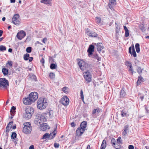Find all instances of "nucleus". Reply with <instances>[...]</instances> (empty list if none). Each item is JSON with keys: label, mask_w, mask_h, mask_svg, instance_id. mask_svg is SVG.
I'll list each match as a JSON object with an SVG mask.
<instances>
[{"label": "nucleus", "mask_w": 149, "mask_h": 149, "mask_svg": "<svg viewBox=\"0 0 149 149\" xmlns=\"http://www.w3.org/2000/svg\"><path fill=\"white\" fill-rule=\"evenodd\" d=\"M139 28L141 30L142 32H144L145 31L146 29L145 27L143 24H141L139 26Z\"/></svg>", "instance_id": "72a5a7b5"}, {"label": "nucleus", "mask_w": 149, "mask_h": 149, "mask_svg": "<svg viewBox=\"0 0 149 149\" xmlns=\"http://www.w3.org/2000/svg\"><path fill=\"white\" fill-rule=\"evenodd\" d=\"M49 134L48 133H46L43 135L42 139H46L48 138V139H49Z\"/></svg>", "instance_id": "f704fd0d"}, {"label": "nucleus", "mask_w": 149, "mask_h": 149, "mask_svg": "<svg viewBox=\"0 0 149 149\" xmlns=\"http://www.w3.org/2000/svg\"><path fill=\"white\" fill-rule=\"evenodd\" d=\"M23 125H24L23 130V132L26 134H30L32 130V127L30 123H24Z\"/></svg>", "instance_id": "7ed1b4c3"}, {"label": "nucleus", "mask_w": 149, "mask_h": 149, "mask_svg": "<svg viewBox=\"0 0 149 149\" xmlns=\"http://www.w3.org/2000/svg\"><path fill=\"white\" fill-rule=\"evenodd\" d=\"M83 76L87 83H89L91 82L92 80L91 75L90 72L88 71H86L83 73Z\"/></svg>", "instance_id": "0eeeda50"}, {"label": "nucleus", "mask_w": 149, "mask_h": 149, "mask_svg": "<svg viewBox=\"0 0 149 149\" xmlns=\"http://www.w3.org/2000/svg\"><path fill=\"white\" fill-rule=\"evenodd\" d=\"M29 57V54H28L26 53L24 54V59L25 61H27L28 60Z\"/></svg>", "instance_id": "e433bc0d"}, {"label": "nucleus", "mask_w": 149, "mask_h": 149, "mask_svg": "<svg viewBox=\"0 0 149 149\" xmlns=\"http://www.w3.org/2000/svg\"><path fill=\"white\" fill-rule=\"evenodd\" d=\"M110 3L108 4L109 8L111 9L113 8V6L116 4V0H109Z\"/></svg>", "instance_id": "a211bd4d"}, {"label": "nucleus", "mask_w": 149, "mask_h": 149, "mask_svg": "<svg viewBox=\"0 0 149 149\" xmlns=\"http://www.w3.org/2000/svg\"><path fill=\"white\" fill-rule=\"evenodd\" d=\"M143 78L142 77L141 75H140L138 77V79L137 82V84L138 85L139 84H140L141 82L143 81Z\"/></svg>", "instance_id": "c756f323"}, {"label": "nucleus", "mask_w": 149, "mask_h": 149, "mask_svg": "<svg viewBox=\"0 0 149 149\" xmlns=\"http://www.w3.org/2000/svg\"><path fill=\"white\" fill-rule=\"evenodd\" d=\"M126 95V93L123 90V88H122V97H124Z\"/></svg>", "instance_id": "8fccbe9b"}, {"label": "nucleus", "mask_w": 149, "mask_h": 149, "mask_svg": "<svg viewBox=\"0 0 149 149\" xmlns=\"http://www.w3.org/2000/svg\"><path fill=\"white\" fill-rule=\"evenodd\" d=\"M87 125V123L86 121H83L81 124L80 127L84 128L86 129Z\"/></svg>", "instance_id": "393cba45"}, {"label": "nucleus", "mask_w": 149, "mask_h": 149, "mask_svg": "<svg viewBox=\"0 0 149 149\" xmlns=\"http://www.w3.org/2000/svg\"><path fill=\"white\" fill-rule=\"evenodd\" d=\"M71 125L72 127H74L75 126V124L74 122H72L71 123Z\"/></svg>", "instance_id": "680f3d73"}, {"label": "nucleus", "mask_w": 149, "mask_h": 149, "mask_svg": "<svg viewBox=\"0 0 149 149\" xmlns=\"http://www.w3.org/2000/svg\"><path fill=\"white\" fill-rule=\"evenodd\" d=\"M8 81L5 78H0V88L7 89L9 86Z\"/></svg>", "instance_id": "20e7f679"}, {"label": "nucleus", "mask_w": 149, "mask_h": 149, "mask_svg": "<svg viewBox=\"0 0 149 149\" xmlns=\"http://www.w3.org/2000/svg\"><path fill=\"white\" fill-rule=\"evenodd\" d=\"M92 55V58L97 59V61H101V57H99L97 54H94Z\"/></svg>", "instance_id": "5701e85b"}, {"label": "nucleus", "mask_w": 149, "mask_h": 149, "mask_svg": "<svg viewBox=\"0 0 149 149\" xmlns=\"http://www.w3.org/2000/svg\"><path fill=\"white\" fill-rule=\"evenodd\" d=\"M129 149H134V146L132 145H130L128 146Z\"/></svg>", "instance_id": "13d9d810"}, {"label": "nucleus", "mask_w": 149, "mask_h": 149, "mask_svg": "<svg viewBox=\"0 0 149 149\" xmlns=\"http://www.w3.org/2000/svg\"><path fill=\"white\" fill-rule=\"evenodd\" d=\"M106 142L105 140H103L101 144L100 149H105L106 147Z\"/></svg>", "instance_id": "a878e982"}, {"label": "nucleus", "mask_w": 149, "mask_h": 149, "mask_svg": "<svg viewBox=\"0 0 149 149\" xmlns=\"http://www.w3.org/2000/svg\"><path fill=\"white\" fill-rule=\"evenodd\" d=\"M124 131L122 133L123 136H126L127 135V133L129 132V127L128 125H126L124 127Z\"/></svg>", "instance_id": "aec40b11"}, {"label": "nucleus", "mask_w": 149, "mask_h": 149, "mask_svg": "<svg viewBox=\"0 0 149 149\" xmlns=\"http://www.w3.org/2000/svg\"><path fill=\"white\" fill-rule=\"evenodd\" d=\"M80 96L81 99L83 100L84 99V96L83 93V91L82 89L80 91Z\"/></svg>", "instance_id": "09e8293b"}, {"label": "nucleus", "mask_w": 149, "mask_h": 149, "mask_svg": "<svg viewBox=\"0 0 149 149\" xmlns=\"http://www.w3.org/2000/svg\"><path fill=\"white\" fill-rule=\"evenodd\" d=\"M95 21L96 23L98 24H101V19L100 17H95Z\"/></svg>", "instance_id": "473e14b6"}, {"label": "nucleus", "mask_w": 149, "mask_h": 149, "mask_svg": "<svg viewBox=\"0 0 149 149\" xmlns=\"http://www.w3.org/2000/svg\"><path fill=\"white\" fill-rule=\"evenodd\" d=\"M40 61L41 63L42 64H44L45 63V60L44 58H42Z\"/></svg>", "instance_id": "e2e57ef3"}, {"label": "nucleus", "mask_w": 149, "mask_h": 149, "mask_svg": "<svg viewBox=\"0 0 149 149\" xmlns=\"http://www.w3.org/2000/svg\"><path fill=\"white\" fill-rule=\"evenodd\" d=\"M23 101L24 104L26 105H30L33 102V100L29 96L27 98H23Z\"/></svg>", "instance_id": "9b49d317"}, {"label": "nucleus", "mask_w": 149, "mask_h": 149, "mask_svg": "<svg viewBox=\"0 0 149 149\" xmlns=\"http://www.w3.org/2000/svg\"><path fill=\"white\" fill-rule=\"evenodd\" d=\"M6 47L3 45H0V51H3L6 50Z\"/></svg>", "instance_id": "a19ab883"}, {"label": "nucleus", "mask_w": 149, "mask_h": 149, "mask_svg": "<svg viewBox=\"0 0 149 149\" xmlns=\"http://www.w3.org/2000/svg\"><path fill=\"white\" fill-rule=\"evenodd\" d=\"M46 114L49 115V117L50 118H52L53 117V111L52 110L49 111L47 112Z\"/></svg>", "instance_id": "bb28decb"}, {"label": "nucleus", "mask_w": 149, "mask_h": 149, "mask_svg": "<svg viewBox=\"0 0 149 149\" xmlns=\"http://www.w3.org/2000/svg\"><path fill=\"white\" fill-rule=\"evenodd\" d=\"M2 72L3 74L4 75H6L8 74V70L6 68H3L2 69Z\"/></svg>", "instance_id": "7c9ffc66"}, {"label": "nucleus", "mask_w": 149, "mask_h": 149, "mask_svg": "<svg viewBox=\"0 0 149 149\" xmlns=\"http://www.w3.org/2000/svg\"><path fill=\"white\" fill-rule=\"evenodd\" d=\"M54 146L55 148H58L59 146V144L58 143H55L54 144Z\"/></svg>", "instance_id": "3c124183"}, {"label": "nucleus", "mask_w": 149, "mask_h": 149, "mask_svg": "<svg viewBox=\"0 0 149 149\" xmlns=\"http://www.w3.org/2000/svg\"><path fill=\"white\" fill-rule=\"evenodd\" d=\"M94 46L93 45H90L89 46L87 50L88 55L89 57H90L91 55L93 54V52L94 51Z\"/></svg>", "instance_id": "2eb2a0df"}, {"label": "nucleus", "mask_w": 149, "mask_h": 149, "mask_svg": "<svg viewBox=\"0 0 149 149\" xmlns=\"http://www.w3.org/2000/svg\"><path fill=\"white\" fill-rule=\"evenodd\" d=\"M17 136V134L15 132H13L11 136V138L12 139H14Z\"/></svg>", "instance_id": "79ce46f5"}, {"label": "nucleus", "mask_w": 149, "mask_h": 149, "mask_svg": "<svg viewBox=\"0 0 149 149\" xmlns=\"http://www.w3.org/2000/svg\"><path fill=\"white\" fill-rule=\"evenodd\" d=\"M69 99L67 96H64L61 100V102L63 105L66 106L69 104Z\"/></svg>", "instance_id": "4468645a"}, {"label": "nucleus", "mask_w": 149, "mask_h": 149, "mask_svg": "<svg viewBox=\"0 0 149 149\" xmlns=\"http://www.w3.org/2000/svg\"><path fill=\"white\" fill-rule=\"evenodd\" d=\"M33 59V58L32 57H29V61L31 62L32 61Z\"/></svg>", "instance_id": "338daca9"}, {"label": "nucleus", "mask_w": 149, "mask_h": 149, "mask_svg": "<svg viewBox=\"0 0 149 149\" xmlns=\"http://www.w3.org/2000/svg\"><path fill=\"white\" fill-rule=\"evenodd\" d=\"M127 116V114L125 112H124L123 111H122V116Z\"/></svg>", "instance_id": "864d4df0"}, {"label": "nucleus", "mask_w": 149, "mask_h": 149, "mask_svg": "<svg viewBox=\"0 0 149 149\" xmlns=\"http://www.w3.org/2000/svg\"><path fill=\"white\" fill-rule=\"evenodd\" d=\"M29 97L33 100V102H35L38 98V93L36 92L31 93L29 95Z\"/></svg>", "instance_id": "6e6552de"}, {"label": "nucleus", "mask_w": 149, "mask_h": 149, "mask_svg": "<svg viewBox=\"0 0 149 149\" xmlns=\"http://www.w3.org/2000/svg\"><path fill=\"white\" fill-rule=\"evenodd\" d=\"M8 64L10 66H11L12 65V62L11 61H8Z\"/></svg>", "instance_id": "052dcab7"}, {"label": "nucleus", "mask_w": 149, "mask_h": 149, "mask_svg": "<svg viewBox=\"0 0 149 149\" xmlns=\"http://www.w3.org/2000/svg\"><path fill=\"white\" fill-rule=\"evenodd\" d=\"M10 127V128H9V126H8V125H7V127H6V134L7 135H8V133H7V132H9V131L10 130V129L11 128V126Z\"/></svg>", "instance_id": "a18cd8bd"}, {"label": "nucleus", "mask_w": 149, "mask_h": 149, "mask_svg": "<svg viewBox=\"0 0 149 149\" xmlns=\"http://www.w3.org/2000/svg\"><path fill=\"white\" fill-rule=\"evenodd\" d=\"M56 65L54 63H52L50 65V68L51 69H54L56 68Z\"/></svg>", "instance_id": "ea45409f"}, {"label": "nucleus", "mask_w": 149, "mask_h": 149, "mask_svg": "<svg viewBox=\"0 0 149 149\" xmlns=\"http://www.w3.org/2000/svg\"><path fill=\"white\" fill-rule=\"evenodd\" d=\"M77 63L81 70L82 71L84 70L86 67V66L88 65V63L84 61L83 60H80L79 59H77Z\"/></svg>", "instance_id": "39448f33"}, {"label": "nucleus", "mask_w": 149, "mask_h": 149, "mask_svg": "<svg viewBox=\"0 0 149 149\" xmlns=\"http://www.w3.org/2000/svg\"><path fill=\"white\" fill-rule=\"evenodd\" d=\"M47 40V39L46 38H44L43 39L42 42H43L44 43H45V42Z\"/></svg>", "instance_id": "0e129e2a"}, {"label": "nucleus", "mask_w": 149, "mask_h": 149, "mask_svg": "<svg viewBox=\"0 0 149 149\" xmlns=\"http://www.w3.org/2000/svg\"><path fill=\"white\" fill-rule=\"evenodd\" d=\"M29 149H34V145H31L29 147Z\"/></svg>", "instance_id": "69168bd1"}, {"label": "nucleus", "mask_w": 149, "mask_h": 149, "mask_svg": "<svg viewBox=\"0 0 149 149\" xmlns=\"http://www.w3.org/2000/svg\"><path fill=\"white\" fill-rule=\"evenodd\" d=\"M56 129H54V131L51 133H50L49 134V139L51 140L54 138L56 135V133L55 132Z\"/></svg>", "instance_id": "412c9836"}, {"label": "nucleus", "mask_w": 149, "mask_h": 149, "mask_svg": "<svg viewBox=\"0 0 149 149\" xmlns=\"http://www.w3.org/2000/svg\"><path fill=\"white\" fill-rule=\"evenodd\" d=\"M120 31V28H118L117 27H116V33H118Z\"/></svg>", "instance_id": "bf43d9fd"}, {"label": "nucleus", "mask_w": 149, "mask_h": 149, "mask_svg": "<svg viewBox=\"0 0 149 149\" xmlns=\"http://www.w3.org/2000/svg\"><path fill=\"white\" fill-rule=\"evenodd\" d=\"M139 46V43H136L135 45V48L137 53H139L140 51Z\"/></svg>", "instance_id": "2f4dec72"}, {"label": "nucleus", "mask_w": 149, "mask_h": 149, "mask_svg": "<svg viewBox=\"0 0 149 149\" xmlns=\"http://www.w3.org/2000/svg\"><path fill=\"white\" fill-rule=\"evenodd\" d=\"M26 35V32L23 30H21L17 34L16 37L19 40H22Z\"/></svg>", "instance_id": "9d476101"}, {"label": "nucleus", "mask_w": 149, "mask_h": 149, "mask_svg": "<svg viewBox=\"0 0 149 149\" xmlns=\"http://www.w3.org/2000/svg\"><path fill=\"white\" fill-rule=\"evenodd\" d=\"M125 65L128 67L131 66L132 64L131 63L128 61H126L125 62Z\"/></svg>", "instance_id": "c03bdc74"}, {"label": "nucleus", "mask_w": 149, "mask_h": 149, "mask_svg": "<svg viewBox=\"0 0 149 149\" xmlns=\"http://www.w3.org/2000/svg\"><path fill=\"white\" fill-rule=\"evenodd\" d=\"M49 61H51L52 62H54V59H53L52 57L49 56Z\"/></svg>", "instance_id": "4d7b16f0"}, {"label": "nucleus", "mask_w": 149, "mask_h": 149, "mask_svg": "<svg viewBox=\"0 0 149 149\" xmlns=\"http://www.w3.org/2000/svg\"><path fill=\"white\" fill-rule=\"evenodd\" d=\"M129 68L128 71L130 72H131L132 73V74H133L134 71H133V68L132 65L131 66H130V67H129Z\"/></svg>", "instance_id": "de8ad7c7"}, {"label": "nucleus", "mask_w": 149, "mask_h": 149, "mask_svg": "<svg viewBox=\"0 0 149 149\" xmlns=\"http://www.w3.org/2000/svg\"><path fill=\"white\" fill-rule=\"evenodd\" d=\"M45 114H42L40 115V121L45 122L47 121V119L45 117Z\"/></svg>", "instance_id": "4be33fe9"}, {"label": "nucleus", "mask_w": 149, "mask_h": 149, "mask_svg": "<svg viewBox=\"0 0 149 149\" xmlns=\"http://www.w3.org/2000/svg\"><path fill=\"white\" fill-rule=\"evenodd\" d=\"M97 51L99 53H100V51L104 48V47L103 46L102 44L100 42L97 43Z\"/></svg>", "instance_id": "f3484780"}, {"label": "nucleus", "mask_w": 149, "mask_h": 149, "mask_svg": "<svg viewBox=\"0 0 149 149\" xmlns=\"http://www.w3.org/2000/svg\"><path fill=\"white\" fill-rule=\"evenodd\" d=\"M96 112L98 113L102 112L101 110L100 109V108H99V107H97V108L96 109Z\"/></svg>", "instance_id": "6e6d98bb"}, {"label": "nucleus", "mask_w": 149, "mask_h": 149, "mask_svg": "<svg viewBox=\"0 0 149 149\" xmlns=\"http://www.w3.org/2000/svg\"><path fill=\"white\" fill-rule=\"evenodd\" d=\"M145 109L147 113H148L149 112V110L148 109L147 105L145 106Z\"/></svg>", "instance_id": "774afa93"}, {"label": "nucleus", "mask_w": 149, "mask_h": 149, "mask_svg": "<svg viewBox=\"0 0 149 149\" xmlns=\"http://www.w3.org/2000/svg\"><path fill=\"white\" fill-rule=\"evenodd\" d=\"M26 52L28 53H30L32 51V48L31 47H27L26 49Z\"/></svg>", "instance_id": "37998d69"}, {"label": "nucleus", "mask_w": 149, "mask_h": 149, "mask_svg": "<svg viewBox=\"0 0 149 149\" xmlns=\"http://www.w3.org/2000/svg\"><path fill=\"white\" fill-rule=\"evenodd\" d=\"M51 0H42L41 2L46 4H50L51 3Z\"/></svg>", "instance_id": "c85d7f7f"}, {"label": "nucleus", "mask_w": 149, "mask_h": 149, "mask_svg": "<svg viewBox=\"0 0 149 149\" xmlns=\"http://www.w3.org/2000/svg\"><path fill=\"white\" fill-rule=\"evenodd\" d=\"M50 128L49 126L46 123H44L43 125L41 126V130L42 131H45Z\"/></svg>", "instance_id": "6ab92c4d"}, {"label": "nucleus", "mask_w": 149, "mask_h": 149, "mask_svg": "<svg viewBox=\"0 0 149 149\" xmlns=\"http://www.w3.org/2000/svg\"><path fill=\"white\" fill-rule=\"evenodd\" d=\"M63 91L65 93L67 94L68 93V88L67 87H64L62 88Z\"/></svg>", "instance_id": "c9c22d12"}, {"label": "nucleus", "mask_w": 149, "mask_h": 149, "mask_svg": "<svg viewBox=\"0 0 149 149\" xmlns=\"http://www.w3.org/2000/svg\"><path fill=\"white\" fill-rule=\"evenodd\" d=\"M129 53L131 55L133 56L134 57H135L136 56V53L133 44H132L131 46L129 47Z\"/></svg>", "instance_id": "1a4fd4ad"}, {"label": "nucleus", "mask_w": 149, "mask_h": 149, "mask_svg": "<svg viewBox=\"0 0 149 149\" xmlns=\"http://www.w3.org/2000/svg\"><path fill=\"white\" fill-rule=\"evenodd\" d=\"M47 105V102L45 99L39 98L37 101V107L40 110H42L45 109Z\"/></svg>", "instance_id": "f257e3e1"}, {"label": "nucleus", "mask_w": 149, "mask_h": 149, "mask_svg": "<svg viewBox=\"0 0 149 149\" xmlns=\"http://www.w3.org/2000/svg\"><path fill=\"white\" fill-rule=\"evenodd\" d=\"M34 109L32 107H29L26 108L25 109V113L24 115V117L27 119L30 118L34 112Z\"/></svg>", "instance_id": "f03ea898"}, {"label": "nucleus", "mask_w": 149, "mask_h": 149, "mask_svg": "<svg viewBox=\"0 0 149 149\" xmlns=\"http://www.w3.org/2000/svg\"><path fill=\"white\" fill-rule=\"evenodd\" d=\"M41 122L40 120V119L38 118H36L35 119V123L36 124H38V123L39 124H40Z\"/></svg>", "instance_id": "49530a36"}, {"label": "nucleus", "mask_w": 149, "mask_h": 149, "mask_svg": "<svg viewBox=\"0 0 149 149\" xmlns=\"http://www.w3.org/2000/svg\"><path fill=\"white\" fill-rule=\"evenodd\" d=\"M19 15L18 14H15L12 18V21L13 24L17 25L20 23Z\"/></svg>", "instance_id": "423d86ee"}, {"label": "nucleus", "mask_w": 149, "mask_h": 149, "mask_svg": "<svg viewBox=\"0 0 149 149\" xmlns=\"http://www.w3.org/2000/svg\"><path fill=\"white\" fill-rule=\"evenodd\" d=\"M49 76L50 79H52L55 78V75L54 73L51 72L49 74Z\"/></svg>", "instance_id": "4c0bfd02"}, {"label": "nucleus", "mask_w": 149, "mask_h": 149, "mask_svg": "<svg viewBox=\"0 0 149 149\" xmlns=\"http://www.w3.org/2000/svg\"><path fill=\"white\" fill-rule=\"evenodd\" d=\"M125 37H127L129 36V30L125 31Z\"/></svg>", "instance_id": "603ef678"}, {"label": "nucleus", "mask_w": 149, "mask_h": 149, "mask_svg": "<svg viewBox=\"0 0 149 149\" xmlns=\"http://www.w3.org/2000/svg\"><path fill=\"white\" fill-rule=\"evenodd\" d=\"M85 130V129L80 127L78 128L77 129L76 133V136H81L83 133L84 131Z\"/></svg>", "instance_id": "dca6fc26"}, {"label": "nucleus", "mask_w": 149, "mask_h": 149, "mask_svg": "<svg viewBox=\"0 0 149 149\" xmlns=\"http://www.w3.org/2000/svg\"><path fill=\"white\" fill-rule=\"evenodd\" d=\"M121 139V138L120 137H119V138H118L117 139V142L116 143H118V145H120V143H121L120 140V139Z\"/></svg>", "instance_id": "5fc2aeb1"}, {"label": "nucleus", "mask_w": 149, "mask_h": 149, "mask_svg": "<svg viewBox=\"0 0 149 149\" xmlns=\"http://www.w3.org/2000/svg\"><path fill=\"white\" fill-rule=\"evenodd\" d=\"M136 69L137 72L139 74L141 73L142 72V70H143V68L141 69V68L139 67H137Z\"/></svg>", "instance_id": "58836bf2"}, {"label": "nucleus", "mask_w": 149, "mask_h": 149, "mask_svg": "<svg viewBox=\"0 0 149 149\" xmlns=\"http://www.w3.org/2000/svg\"><path fill=\"white\" fill-rule=\"evenodd\" d=\"M30 78L34 80L35 81H37V79L36 77V76L33 74H29V75Z\"/></svg>", "instance_id": "cd10ccee"}, {"label": "nucleus", "mask_w": 149, "mask_h": 149, "mask_svg": "<svg viewBox=\"0 0 149 149\" xmlns=\"http://www.w3.org/2000/svg\"><path fill=\"white\" fill-rule=\"evenodd\" d=\"M111 143L112 146H113L116 149H119L121 148L120 145H118V143H116L115 139L112 138L111 140Z\"/></svg>", "instance_id": "ddd939ff"}, {"label": "nucleus", "mask_w": 149, "mask_h": 149, "mask_svg": "<svg viewBox=\"0 0 149 149\" xmlns=\"http://www.w3.org/2000/svg\"><path fill=\"white\" fill-rule=\"evenodd\" d=\"M86 33L88 35L91 37H96L98 35L96 33L91 31L88 29H87Z\"/></svg>", "instance_id": "f8f14e48"}, {"label": "nucleus", "mask_w": 149, "mask_h": 149, "mask_svg": "<svg viewBox=\"0 0 149 149\" xmlns=\"http://www.w3.org/2000/svg\"><path fill=\"white\" fill-rule=\"evenodd\" d=\"M16 108L14 106H12L11 107V108L10 109V113L12 116H14L15 115V110Z\"/></svg>", "instance_id": "b1692460"}]
</instances>
